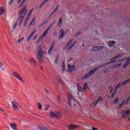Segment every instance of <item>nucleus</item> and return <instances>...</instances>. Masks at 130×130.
<instances>
[{
  "instance_id": "56",
  "label": "nucleus",
  "mask_w": 130,
  "mask_h": 130,
  "mask_svg": "<svg viewBox=\"0 0 130 130\" xmlns=\"http://www.w3.org/2000/svg\"><path fill=\"white\" fill-rule=\"evenodd\" d=\"M130 100V95H129L128 98L127 99V101H128V102H129Z\"/></svg>"
},
{
  "instance_id": "46",
  "label": "nucleus",
  "mask_w": 130,
  "mask_h": 130,
  "mask_svg": "<svg viewBox=\"0 0 130 130\" xmlns=\"http://www.w3.org/2000/svg\"><path fill=\"white\" fill-rule=\"evenodd\" d=\"M121 66V63H118L116 65L113 66V68H118V67H120Z\"/></svg>"
},
{
  "instance_id": "17",
  "label": "nucleus",
  "mask_w": 130,
  "mask_h": 130,
  "mask_svg": "<svg viewBox=\"0 0 130 130\" xmlns=\"http://www.w3.org/2000/svg\"><path fill=\"white\" fill-rule=\"evenodd\" d=\"M36 32V30H34V31H32L30 35L28 37V38L26 39V42H29L30 41V40L31 39V38H32V36H33V35H34L35 34Z\"/></svg>"
},
{
  "instance_id": "22",
  "label": "nucleus",
  "mask_w": 130,
  "mask_h": 130,
  "mask_svg": "<svg viewBox=\"0 0 130 130\" xmlns=\"http://www.w3.org/2000/svg\"><path fill=\"white\" fill-rule=\"evenodd\" d=\"M60 37H59V38H63V36H64V31L63 30V29H61L60 30Z\"/></svg>"
},
{
  "instance_id": "14",
  "label": "nucleus",
  "mask_w": 130,
  "mask_h": 130,
  "mask_svg": "<svg viewBox=\"0 0 130 130\" xmlns=\"http://www.w3.org/2000/svg\"><path fill=\"white\" fill-rule=\"evenodd\" d=\"M57 26L59 28H61L62 26V17H60L57 23Z\"/></svg>"
},
{
  "instance_id": "11",
  "label": "nucleus",
  "mask_w": 130,
  "mask_h": 130,
  "mask_svg": "<svg viewBox=\"0 0 130 130\" xmlns=\"http://www.w3.org/2000/svg\"><path fill=\"white\" fill-rule=\"evenodd\" d=\"M48 33V32L45 30L43 34V35H42V36L39 39V40L37 42V44H39V43H40V42L42 41V40H43V38H44V37L46 36Z\"/></svg>"
},
{
  "instance_id": "29",
  "label": "nucleus",
  "mask_w": 130,
  "mask_h": 130,
  "mask_svg": "<svg viewBox=\"0 0 130 130\" xmlns=\"http://www.w3.org/2000/svg\"><path fill=\"white\" fill-rule=\"evenodd\" d=\"M121 56H122V54H120L116 56L114 58H112L111 59V60H114L115 59H117V58H118L119 57H121Z\"/></svg>"
},
{
  "instance_id": "25",
  "label": "nucleus",
  "mask_w": 130,
  "mask_h": 130,
  "mask_svg": "<svg viewBox=\"0 0 130 130\" xmlns=\"http://www.w3.org/2000/svg\"><path fill=\"white\" fill-rule=\"evenodd\" d=\"M78 90L79 92H82L83 91V88H82V87H81V85L80 83H78L77 84Z\"/></svg>"
},
{
  "instance_id": "47",
  "label": "nucleus",
  "mask_w": 130,
  "mask_h": 130,
  "mask_svg": "<svg viewBox=\"0 0 130 130\" xmlns=\"http://www.w3.org/2000/svg\"><path fill=\"white\" fill-rule=\"evenodd\" d=\"M14 1L15 0H10L9 2V5L12 6V4H13V3H14Z\"/></svg>"
},
{
  "instance_id": "10",
  "label": "nucleus",
  "mask_w": 130,
  "mask_h": 130,
  "mask_svg": "<svg viewBox=\"0 0 130 130\" xmlns=\"http://www.w3.org/2000/svg\"><path fill=\"white\" fill-rule=\"evenodd\" d=\"M98 102H100V103H102L103 102V98H99L96 101H95L94 102L91 103L90 105V107L94 108L98 104Z\"/></svg>"
},
{
  "instance_id": "62",
  "label": "nucleus",
  "mask_w": 130,
  "mask_h": 130,
  "mask_svg": "<svg viewBox=\"0 0 130 130\" xmlns=\"http://www.w3.org/2000/svg\"><path fill=\"white\" fill-rule=\"evenodd\" d=\"M21 2H22V0H18L17 3L19 4V3H21Z\"/></svg>"
},
{
  "instance_id": "40",
  "label": "nucleus",
  "mask_w": 130,
  "mask_h": 130,
  "mask_svg": "<svg viewBox=\"0 0 130 130\" xmlns=\"http://www.w3.org/2000/svg\"><path fill=\"white\" fill-rule=\"evenodd\" d=\"M116 92H117V91L116 90H114L113 93L112 94V95H111V98H113V97H114V96L115 95V94H116Z\"/></svg>"
},
{
  "instance_id": "55",
  "label": "nucleus",
  "mask_w": 130,
  "mask_h": 130,
  "mask_svg": "<svg viewBox=\"0 0 130 130\" xmlns=\"http://www.w3.org/2000/svg\"><path fill=\"white\" fill-rule=\"evenodd\" d=\"M44 23H42L41 25H39V28H40V27H42V26H44Z\"/></svg>"
},
{
  "instance_id": "35",
  "label": "nucleus",
  "mask_w": 130,
  "mask_h": 130,
  "mask_svg": "<svg viewBox=\"0 0 130 130\" xmlns=\"http://www.w3.org/2000/svg\"><path fill=\"white\" fill-rule=\"evenodd\" d=\"M24 40V37H22L16 41V43H21Z\"/></svg>"
},
{
  "instance_id": "16",
  "label": "nucleus",
  "mask_w": 130,
  "mask_h": 130,
  "mask_svg": "<svg viewBox=\"0 0 130 130\" xmlns=\"http://www.w3.org/2000/svg\"><path fill=\"white\" fill-rule=\"evenodd\" d=\"M78 127H79L78 125L71 124L68 127V129H76V128H78Z\"/></svg>"
},
{
  "instance_id": "19",
  "label": "nucleus",
  "mask_w": 130,
  "mask_h": 130,
  "mask_svg": "<svg viewBox=\"0 0 130 130\" xmlns=\"http://www.w3.org/2000/svg\"><path fill=\"white\" fill-rule=\"evenodd\" d=\"M5 10L3 7H0V16H3L5 14Z\"/></svg>"
},
{
  "instance_id": "21",
  "label": "nucleus",
  "mask_w": 130,
  "mask_h": 130,
  "mask_svg": "<svg viewBox=\"0 0 130 130\" xmlns=\"http://www.w3.org/2000/svg\"><path fill=\"white\" fill-rule=\"evenodd\" d=\"M10 127H11L13 130H17V125L16 123L10 124Z\"/></svg>"
},
{
  "instance_id": "31",
  "label": "nucleus",
  "mask_w": 130,
  "mask_h": 130,
  "mask_svg": "<svg viewBox=\"0 0 130 130\" xmlns=\"http://www.w3.org/2000/svg\"><path fill=\"white\" fill-rule=\"evenodd\" d=\"M88 88V83L87 82H85L84 83V85L83 86V90L84 91H86V89H87Z\"/></svg>"
},
{
  "instance_id": "38",
  "label": "nucleus",
  "mask_w": 130,
  "mask_h": 130,
  "mask_svg": "<svg viewBox=\"0 0 130 130\" xmlns=\"http://www.w3.org/2000/svg\"><path fill=\"white\" fill-rule=\"evenodd\" d=\"M121 103L123 104V105L124 106H126V104H127L128 103V101H127V100H126V101L124 100L122 101V102Z\"/></svg>"
},
{
  "instance_id": "52",
  "label": "nucleus",
  "mask_w": 130,
  "mask_h": 130,
  "mask_svg": "<svg viewBox=\"0 0 130 130\" xmlns=\"http://www.w3.org/2000/svg\"><path fill=\"white\" fill-rule=\"evenodd\" d=\"M3 66H4V64H3V62L0 61V69L1 68L3 67Z\"/></svg>"
},
{
  "instance_id": "45",
  "label": "nucleus",
  "mask_w": 130,
  "mask_h": 130,
  "mask_svg": "<svg viewBox=\"0 0 130 130\" xmlns=\"http://www.w3.org/2000/svg\"><path fill=\"white\" fill-rule=\"evenodd\" d=\"M35 19H36V17H35L29 23V26H32V24H33V22L35 21Z\"/></svg>"
},
{
  "instance_id": "53",
  "label": "nucleus",
  "mask_w": 130,
  "mask_h": 130,
  "mask_svg": "<svg viewBox=\"0 0 130 130\" xmlns=\"http://www.w3.org/2000/svg\"><path fill=\"white\" fill-rule=\"evenodd\" d=\"M0 111H1V112H5V110L2 109V108H0Z\"/></svg>"
},
{
  "instance_id": "50",
  "label": "nucleus",
  "mask_w": 130,
  "mask_h": 130,
  "mask_svg": "<svg viewBox=\"0 0 130 130\" xmlns=\"http://www.w3.org/2000/svg\"><path fill=\"white\" fill-rule=\"evenodd\" d=\"M26 1H27V0H23L22 2L21 3V4L20 6V8H21V7L23 5H24V3H25V2H26Z\"/></svg>"
},
{
  "instance_id": "51",
  "label": "nucleus",
  "mask_w": 130,
  "mask_h": 130,
  "mask_svg": "<svg viewBox=\"0 0 130 130\" xmlns=\"http://www.w3.org/2000/svg\"><path fill=\"white\" fill-rule=\"evenodd\" d=\"M45 92L46 94H49V91L47 89H45Z\"/></svg>"
},
{
  "instance_id": "5",
  "label": "nucleus",
  "mask_w": 130,
  "mask_h": 130,
  "mask_svg": "<svg viewBox=\"0 0 130 130\" xmlns=\"http://www.w3.org/2000/svg\"><path fill=\"white\" fill-rule=\"evenodd\" d=\"M11 105L15 111H16V112H19L20 107H21V105H20L19 103L16 101H13L11 102Z\"/></svg>"
},
{
  "instance_id": "33",
  "label": "nucleus",
  "mask_w": 130,
  "mask_h": 130,
  "mask_svg": "<svg viewBox=\"0 0 130 130\" xmlns=\"http://www.w3.org/2000/svg\"><path fill=\"white\" fill-rule=\"evenodd\" d=\"M58 8H59V5H57L55 10L51 13V16H52V14H54V13H55V12H56L57 10H58Z\"/></svg>"
},
{
  "instance_id": "41",
  "label": "nucleus",
  "mask_w": 130,
  "mask_h": 130,
  "mask_svg": "<svg viewBox=\"0 0 130 130\" xmlns=\"http://www.w3.org/2000/svg\"><path fill=\"white\" fill-rule=\"evenodd\" d=\"M121 86V83H119L118 84H117V85L115 87V90H117V89H118V88H120Z\"/></svg>"
},
{
  "instance_id": "7",
  "label": "nucleus",
  "mask_w": 130,
  "mask_h": 130,
  "mask_svg": "<svg viewBox=\"0 0 130 130\" xmlns=\"http://www.w3.org/2000/svg\"><path fill=\"white\" fill-rule=\"evenodd\" d=\"M61 115V112H51L49 114L50 117H52V118H59Z\"/></svg>"
},
{
  "instance_id": "8",
  "label": "nucleus",
  "mask_w": 130,
  "mask_h": 130,
  "mask_svg": "<svg viewBox=\"0 0 130 130\" xmlns=\"http://www.w3.org/2000/svg\"><path fill=\"white\" fill-rule=\"evenodd\" d=\"M12 75L13 77H14V78H16V79H18L19 81H20V82H23L24 84L26 83V82H25V80L23 79V78L21 77V75L19 73L13 72H12Z\"/></svg>"
},
{
  "instance_id": "63",
  "label": "nucleus",
  "mask_w": 130,
  "mask_h": 130,
  "mask_svg": "<svg viewBox=\"0 0 130 130\" xmlns=\"http://www.w3.org/2000/svg\"><path fill=\"white\" fill-rule=\"evenodd\" d=\"M40 69H41V70H44V69L43 68V67H41Z\"/></svg>"
},
{
  "instance_id": "57",
  "label": "nucleus",
  "mask_w": 130,
  "mask_h": 130,
  "mask_svg": "<svg viewBox=\"0 0 130 130\" xmlns=\"http://www.w3.org/2000/svg\"><path fill=\"white\" fill-rule=\"evenodd\" d=\"M80 34H81V33L79 32L77 34L75 35V37H77V36H78V35H80Z\"/></svg>"
},
{
  "instance_id": "39",
  "label": "nucleus",
  "mask_w": 130,
  "mask_h": 130,
  "mask_svg": "<svg viewBox=\"0 0 130 130\" xmlns=\"http://www.w3.org/2000/svg\"><path fill=\"white\" fill-rule=\"evenodd\" d=\"M57 61H58V55L57 56L54 62V66H56V64H57Z\"/></svg>"
},
{
  "instance_id": "64",
  "label": "nucleus",
  "mask_w": 130,
  "mask_h": 130,
  "mask_svg": "<svg viewBox=\"0 0 130 130\" xmlns=\"http://www.w3.org/2000/svg\"><path fill=\"white\" fill-rule=\"evenodd\" d=\"M129 120H130V117L128 118L127 121H129Z\"/></svg>"
},
{
  "instance_id": "30",
  "label": "nucleus",
  "mask_w": 130,
  "mask_h": 130,
  "mask_svg": "<svg viewBox=\"0 0 130 130\" xmlns=\"http://www.w3.org/2000/svg\"><path fill=\"white\" fill-rule=\"evenodd\" d=\"M56 22L54 21L52 24H51V25L46 29V31L47 32H48V31H49V29H50V28H51V27H52L53 25H54L55 24Z\"/></svg>"
},
{
  "instance_id": "24",
  "label": "nucleus",
  "mask_w": 130,
  "mask_h": 130,
  "mask_svg": "<svg viewBox=\"0 0 130 130\" xmlns=\"http://www.w3.org/2000/svg\"><path fill=\"white\" fill-rule=\"evenodd\" d=\"M24 19H21V17L18 18L17 21L19 22V24H18V26L20 27L21 25L22 24V23H23V21Z\"/></svg>"
},
{
  "instance_id": "44",
  "label": "nucleus",
  "mask_w": 130,
  "mask_h": 130,
  "mask_svg": "<svg viewBox=\"0 0 130 130\" xmlns=\"http://www.w3.org/2000/svg\"><path fill=\"white\" fill-rule=\"evenodd\" d=\"M49 107H50V106H49V105H46L45 109V111H47V110H48V109H49Z\"/></svg>"
},
{
  "instance_id": "60",
  "label": "nucleus",
  "mask_w": 130,
  "mask_h": 130,
  "mask_svg": "<svg viewBox=\"0 0 130 130\" xmlns=\"http://www.w3.org/2000/svg\"><path fill=\"white\" fill-rule=\"evenodd\" d=\"M108 70L104 71V74H107V73H108Z\"/></svg>"
},
{
  "instance_id": "1",
  "label": "nucleus",
  "mask_w": 130,
  "mask_h": 130,
  "mask_svg": "<svg viewBox=\"0 0 130 130\" xmlns=\"http://www.w3.org/2000/svg\"><path fill=\"white\" fill-rule=\"evenodd\" d=\"M45 52L42 50V45L38 46L37 49V56L36 58L39 60V63H42L44 62V58L45 57Z\"/></svg>"
},
{
  "instance_id": "42",
  "label": "nucleus",
  "mask_w": 130,
  "mask_h": 130,
  "mask_svg": "<svg viewBox=\"0 0 130 130\" xmlns=\"http://www.w3.org/2000/svg\"><path fill=\"white\" fill-rule=\"evenodd\" d=\"M122 106H123V104L121 103L118 106V108L119 109H121V108H122Z\"/></svg>"
},
{
  "instance_id": "3",
  "label": "nucleus",
  "mask_w": 130,
  "mask_h": 130,
  "mask_svg": "<svg viewBox=\"0 0 130 130\" xmlns=\"http://www.w3.org/2000/svg\"><path fill=\"white\" fill-rule=\"evenodd\" d=\"M68 97V103L70 107H77L78 102L75 100V98L71 93L67 94Z\"/></svg>"
},
{
  "instance_id": "6",
  "label": "nucleus",
  "mask_w": 130,
  "mask_h": 130,
  "mask_svg": "<svg viewBox=\"0 0 130 130\" xmlns=\"http://www.w3.org/2000/svg\"><path fill=\"white\" fill-rule=\"evenodd\" d=\"M130 111L128 110H123L121 111L120 114L121 115V117L123 119H126L128 117V115H129Z\"/></svg>"
},
{
  "instance_id": "9",
  "label": "nucleus",
  "mask_w": 130,
  "mask_h": 130,
  "mask_svg": "<svg viewBox=\"0 0 130 130\" xmlns=\"http://www.w3.org/2000/svg\"><path fill=\"white\" fill-rule=\"evenodd\" d=\"M33 9H31L28 14L26 18L24 19V27H26L27 26V24H28V21L29 20V19H30V17H31V15H32V13L33 12Z\"/></svg>"
},
{
  "instance_id": "61",
  "label": "nucleus",
  "mask_w": 130,
  "mask_h": 130,
  "mask_svg": "<svg viewBox=\"0 0 130 130\" xmlns=\"http://www.w3.org/2000/svg\"><path fill=\"white\" fill-rule=\"evenodd\" d=\"M36 38H37V36H35L34 37L33 40H35V39H36Z\"/></svg>"
},
{
  "instance_id": "58",
  "label": "nucleus",
  "mask_w": 130,
  "mask_h": 130,
  "mask_svg": "<svg viewBox=\"0 0 130 130\" xmlns=\"http://www.w3.org/2000/svg\"><path fill=\"white\" fill-rule=\"evenodd\" d=\"M92 130H98V129L96 128H95L94 127H92Z\"/></svg>"
},
{
  "instance_id": "27",
  "label": "nucleus",
  "mask_w": 130,
  "mask_h": 130,
  "mask_svg": "<svg viewBox=\"0 0 130 130\" xmlns=\"http://www.w3.org/2000/svg\"><path fill=\"white\" fill-rule=\"evenodd\" d=\"M76 43H77V42H75L71 46H70L68 48L67 52H69V51H70V50H71L72 49V48H73L74 47V46L75 45V44H76Z\"/></svg>"
},
{
  "instance_id": "54",
  "label": "nucleus",
  "mask_w": 130,
  "mask_h": 130,
  "mask_svg": "<svg viewBox=\"0 0 130 130\" xmlns=\"http://www.w3.org/2000/svg\"><path fill=\"white\" fill-rule=\"evenodd\" d=\"M62 67L63 69H64V68H66V64H64V62H63L62 63Z\"/></svg>"
},
{
  "instance_id": "49",
  "label": "nucleus",
  "mask_w": 130,
  "mask_h": 130,
  "mask_svg": "<svg viewBox=\"0 0 130 130\" xmlns=\"http://www.w3.org/2000/svg\"><path fill=\"white\" fill-rule=\"evenodd\" d=\"M58 103H60V95H58L57 98Z\"/></svg>"
},
{
  "instance_id": "28",
  "label": "nucleus",
  "mask_w": 130,
  "mask_h": 130,
  "mask_svg": "<svg viewBox=\"0 0 130 130\" xmlns=\"http://www.w3.org/2000/svg\"><path fill=\"white\" fill-rule=\"evenodd\" d=\"M119 100V99L118 98L115 99V100H114L113 101V105H116L117 104V103H118Z\"/></svg>"
},
{
  "instance_id": "18",
  "label": "nucleus",
  "mask_w": 130,
  "mask_h": 130,
  "mask_svg": "<svg viewBox=\"0 0 130 130\" xmlns=\"http://www.w3.org/2000/svg\"><path fill=\"white\" fill-rule=\"evenodd\" d=\"M100 49H103V46L94 47L92 48V50H93V51H97L98 50H100Z\"/></svg>"
},
{
  "instance_id": "12",
  "label": "nucleus",
  "mask_w": 130,
  "mask_h": 130,
  "mask_svg": "<svg viewBox=\"0 0 130 130\" xmlns=\"http://www.w3.org/2000/svg\"><path fill=\"white\" fill-rule=\"evenodd\" d=\"M28 63L35 68L36 67V61L33 58H29L28 60Z\"/></svg>"
},
{
  "instance_id": "13",
  "label": "nucleus",
  "mask_w": 130,
  "mask_h": 130,
  "mask_svg": "<svg viewBox=\"0 0 130 130\" xmlns=\"http://www.w3.org/2000/svg\"><path fill=\"white\" fill-rule=\"evenodd\" d=\"M68 68H69L67 70L68 72H74L76 71V66L72 65L71 66L70 64L68 65Z\"/></svg>"
},
{
  "instance_id": "48",
  "label": "nucleus",
  "mask_w": 130,
  "mask_h": 130,
  "mask_svg": "<svg viewBox=\"0 0 130 130\" xmlns=\"http://www.w3.org/2000/svg\"><path fill=\"white\" fill-rule=\"evenodd\" d=\"M127 83V82H126V80H125V81L122 82L121 84V85L122 86H124V85L126 84Z\"/></svg>"
},
{
  "instance_id": "59",
  "label": "nucleus",
  "mask_w": 130,
  "mask_h": 130,
  "mask_svg": "<svg viewBox=\"0 0 130 130\" xmlns=\"http://www.w3.org/2000/svg\"><path fill=\"white\" fill-rule=\"evenodd\" d=\"M113 91V88H112L110 91V93L111 94V93H112Z\"/></svg>"
},
{
  "instance_id": "4",
  "label": "nucleus",
  "mask_w": 130,
  "mask_h": 130,
  "mask_svg": "<svg viewBox=\"0 0 130 130\" xmlns=\"http://www.w3.org/2000/svg\"><path fill=\"white\" fill-rule=\"evenodd\" d=\"M27 7L26 6H24L23 8H22L18 13V18H20V19L24 20V18H25V16L27 14V12L28 10H26Z\"/></svg>"
},
{
  "instance_id": "15",
  "label": "nucleus",
  "mask_w": 130,
  "mask_h": 130,
  "mask_svg": "<svg viewBox=\"0 0 130 130\" xmlns=\"http://www.w3.org/2000/svg\"><path fill=\"white\" fill-rule=\"evenodd\" d=\"M55 45V43L53 42L48 51V54H50V53H51V51L53 50V47H54Z\"/></svg>"
},
{
  "instance_id": "2",
  "label": "nucleus",
  "mask_w": 130,
  "mask_h": 130,
  "mask_svg": "<svg viewBox=\"0 0 130 130\" xmlns=\"http://www.w3.org/2000/svg\"><path fill=\"white\" fill-rule=\"evenodd\" d=\"M116 61V60H114L113 61H110L107 63H106L105 64H102L100 66H99L98 68H94L92 70H91L90 71H89L88 73L86 74L84 76H83L82 79L83 80H86V79H88V78H90L92 76V75H94L95 73H96L97 70L98 69H101L102 68H104V67H105V66H107L108 64H110V63H113V62H115Z\"/></svg>"
},
{
  "instance_id": "23",
  "label": "nucleus",
  "mask_w": 130,
  "mask_h": 130,
  "mask_svg": "<svg viewBox=\"0 0 130 130\" xmlns=\"http://www.w3.org/2000/svg\"><path fill=\"white\" fill-rule=\"evenodd\" d=\"M47 3V2L46 1V0H44V1H43L41 4H40L39 8V9H42V8L43 7V6H44V5H45V4Z\"/></svg>"
},
{
  "instance_id": "20",
  "label": "nucleus",
  "mask_w": 130,
  "mask_h": 130,
  "mask_svg": "<svg viewBox=\"0 0 130 130\" xmlns=\"http://www.w3.org/2000/svg\"><path fill=\"white\" fill-rule=\"evenodd\" d=\"M129 63H130V58L129 57L127 58V60L126 61V62L123 66V68L124 69L126 67H127L128 66V64H129Z\"/></svg>"
},
{
  "instance_id": "26",
  "label": "nucleus",
  "mask_w": 130,
  "mask_h": 130,
  "mask_svg": "<svg viewBox=\"0 0 130 130\" xmlns=\"http://www.w3.org/2000/svg\"><path fill=\"white\" fill-rule=\"evenodd\" d=\"M76 43H77V42H75L71 46H70L68 48L67 52H69V51H70V50H71L72 49V48H73L74 47V46L75 45V44H76Z\"/></svg>"
},
{
  "instance_id": "43",
  "label": "nucleus",
  "mask_w": 130,
  "mask_h": 130,
  "mask_svg": "<svg viewBox=\"0 0 130 130\" xmlns=\"http://www.w3.org/2000/svg\"><path fill=\"white\" fill-rule=\"evenodd\" d=\"M38 107L39 109H42V105H41V104L38 103Z\"/></svg>"
},
{
  "instance_id": "36",
  "label": "nucleus",
  "mask_w": 130,
  "mask_h": 130,
  "mask_svg": "<svg viewBox=\"0 0 130 130\" xmlns=\"http://www.w3.org/2000/svg\"><path fill=\"white\" fill-rule=\"evenodd\" d=\"M72 42H73V40H71L69 41V43H68V44L66 45V46H65V48H68L70 46V45H71V43H72Z\"/></svg>"
},
{
  "instance_id": "32",
  "label": "nucleus",
  "mask_w": 130,
  "mask_h": 130,
  "mask_svg": "<svg viewBox=\"0 0 130 130\" xmlns=\"http://www.w3.org/2000/svg\"><path fill=\"white\" fill-rule=\"evenodd\" d=\"M17 26H18L17 22H15L12 26V29L13 30V31H15V30H16V28H17Z\"/></svg>"
},
{
  "instance_id": "37",
  "label": "nucleus",
  "mask_w": 130,
  "mask_h": 130,
  "mask_svg": "<svg viewBox=\"0 0 130 130\" xmlns=\"http://www.w3.org/2000/svg\"><path fill=\"white\" fill-rule=\"evenodd\" d=\"M38 128H39V129H41V130H46V129H47V128H46L45 127H42V126H41V125H39Z\"/></svg>"
},
{
  "instance_id": "34",
  "label": "nucleus",
  "mask_w": 130,
  "mask_h": 130,
  "mask_svg": "<svg viewBox=\"0 0 130 130\" xmlns=\"http://www.w3.org/2000/svg\"><path fill=\"white\" fill-rule=\"evenodd\" d=\"M113 44H115V41H109V47H111Z\"/></svg>"
}]
</instances>
